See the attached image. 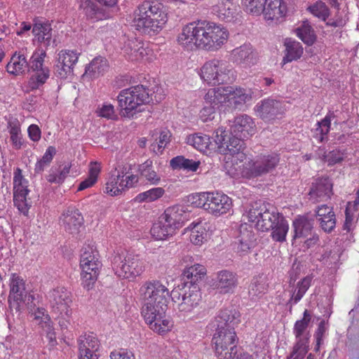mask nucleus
I'll list each match as a JSON object with an SVG mask.
<instances>
[{
    "label": "nucleus",
    "mask_w": 359,
    "mask_h": 359,
    "mask_svg": "<svg viewBox=\"0 0 359 359\" xmlns=\"http://www.w3.org/2000/svg\"><path fill=\"white\" fill-rule=\"evenodd\" d=\"M151 92V90L144 85H137L122 90L117 97L121 115L131 118L141 111V106L152 100Z\"/></svg>",
    "instance_id": "obj_6"
},
{
    "label": "nucleus",
    "mask_w": 359,
    "mask_h": 359,
    "mask_svg": "<svg viewBox=\"0 0 359 359\" xmlns=\"http://www.w3.org/2000/svg\"><path fill=\"white\" fill-rule=\"evenodd\" d=\"M214 284L221 292H232L238 284V277L232 271L222 270L217 273Z\"/></svg>",
    "instance_id": "obj_32"
},
{
    "label": "nucleus",
    "mask_w": 359,
    "mask_h": 359,
    "mask_svg": "<svg viewBox=\"0 0 359 359\" xmlns=\"http://www.w3.org/2000/svg\"><path fill=\"white\" fill-rule=\"evenodd\" d=\"M231 57L233 62L245 66L254 65L257 61L256 53L250 43H245L233 49Z\"/></svg>",
    "instance_id": "obj_34"
},
{
    "label": "nucleus",
    "mask_w": 359,
    "mask_h": 359,
    "mask_svg": "<svg viewBox=\"0 0 359 359\" xmlns=\"http://www.w3.org/2000/svg\"><path fill=\"white\" fill-rule=\"evenodd\" d=\"M255 123L252 119L246 114L235 118L231 125V135H238L243 138H248L255 133Z\"/></svg>",
    "instance_id": "obj_27"
},
{
    "label": "nucleus",
    "mask_w": 359,
    "mask_h": 359,
    "mask_svg": "<svg viewBox=\"0 0 359 359\" xmlns=\"http://www.w3.org/2000/svg\"><path fill=\"white\" fill-rule=\"evenodd\" d=\"M200 164V161L186 158L183 156H177L174 157L170 161V167L173 170H184L191 172L196 171Z\"/></svg>",
    "instance_id": "obj_44"
},
{
    "label": "nucleus",
    "mask_w": 359,
    "mask_h": 359,
    "mask_svg": "<svg viewBox=\"0 0 359 359\" xmlns=\"http://www.w3.org/2000/svg\"><path fill=\"white\" fill-rule=\"evenodd\" d=\"M165 311L166 310H163V313L159 314L157 311H152L149 318L148 316H142L151 330L159 334H163L172 326V322L165 316Z\"/></svg>",
    "instance_id": "obj_36"
},
{
    "label": "nucleus",
    "mask_w": 359,
    "mask_h": 359,
    "mask_svg": "<svg viewBox=\"0 0 359 359\" xmlns=\"http://www.w3.org/2000/svg\"><path fill=\"white\" fill-rule=\"evenodd\" d=\"M8 128L13 147L15 149H20L23 144V140L19 122L16 120L11 121L8 122Z\"/></svg>",
    "instance_id": "obj_49"
},
{
    "label": "nucleus",
    "mask_w": 359,
    "mask_h": 359,
    "mask_svg": "<svg viewBox=\"0 0 359 359\" xmlns=\"http://www.w3.org/2000/svg\"><path fill=\"white\" fill-rule=\"evenodd\" d=\"M79 358L81 359H98L97 353L100 348V342L93 333L85 334L78 339Z\"/></svg>",
    "instance_id": "obj_26"
},
{
    "label": "nucleus",
    "mask_w": 359,
    "mask_h": 359,
    "mask_svg": "<svg viewBox=\"0 0 359 359\" xmlns=\"http://www.w3.org/2000/svg\"><path fill=\"white\" fill-rule=\"evenodd\" d=\"M256 240L252 227L247 224H241L233 243V248L240 255H244L255 246Z\"/></svg>",
    "instance_id": "obj_20"
},
{
    "label": "nucleus",
    "mask_w": 359,
    "mask_h": 359,
    "mask_svg": "<svg viewBox=\"0 0 359 359\" xmlns=\"http://www.w3.org/2000/svg\"><path fill=\"white\" fill-rule=\"evenodd\" d=\"M138 170L140 177L147 181V183L156 185L160 182L161 176L154 170L151 161L147 160L140 165Z\"/></svg>",
    "instance_id": "obj_43"
},
{
    "label": "nucleus",
    "mask_w": 359,
    "mask_h": 359,
    "mask_svg": "<svg viewBox=\"0 0 359 359\" xmlns=\"http://www.w3.org/2000/svg\"><path fill=\"white\" fill-rule=\"evenodd\" d=\"M268 283L266 278L260 275L254 277L249 286L248 294L252 300H257L262 297L267 291Z\"/></svg>",
    "instance_id": "obj_40"
},
{
    "label": "nucleus",
    "mask_w": 359,
    "mask_h": 359,
    "mask_svg": "<svg viewBox=\"0 0 359 359\" xmlns=\"http://www.w3.org/2000/svg\"><path fill=\"white\" fill-rule=\"evenodd\" d=\"M80 266L82 271L81 284L85 289L90 290L93 288L102 266L99 253L93 243L86 244L83 247Z\"/></svg>",
    "instance_id": "obj_7"
},
{
    "label": "nucleus",
    "mask_w": 359,
    "mask_h": 359,
    "mask_svg": "<svg viewBox=\"0 0 359 359\" xmlns=\"http://www.w3.org/2000/svg\"><path fill=\"white\" fill-rule=\"evenodd\" d=\"M264 0H242L245 11L254 15L262 13Z\"/></svg>",
    "instance_id": "obj_55"
},
{
    "label": "nucleus",
    "mask_w": 359,
    "mask_h": 359,
    "mask_svg": "<svg viewBox=\"0 0 359 359\" xmlns=\"http://www.w3.org/2000/svg\"><path fill=\"white\" fill-rule=\"evenodd\" d=\"M111 359H135L133 353L126 349H119L110 353Z\"/></svg>",
    "instance_id": "obj_59"
},
{
    "label": "nucleus",
    "mask_w": 359,
    "mask_h": 359,
    "mask_svg": "<svg viewBox=\"0 0 359 359\" xmlns=\"http://www.w3.org/2000/svg\"><path fill=\"white\" fill-rule=\"evenodd\" d=\"M285 46V55L283 57L285 63L297 60L301 57L303 54V47L302 44L292 39H286L284 42Z\"/></svg>",
    "instance_id": "obj_42"
},
{
    "label": "nucleus",
    "mask_w": 359,
    "mask_h": 359,
    "mask_svg": "<svg viewBox=\"0 0 359 359\" xmlns=\"http://www.w3.org/2000/svg\"><path fill=\"white\" fill-rule=\"evenodd\" d=\"M97 113L99 116L107 119H114L116 116L114 106L109 103H104L102 107H98Z\"/></svg>",
    "instance_id": "obj_56"
},
{
    "label": "nucleus",
    "mask_w": 359,
    "mask_h": 359,
    "mask_svg": "<svg viewBox=\"0 0 359 359\" xmlns=\"http://www.w3.org/2000/svg\"><path fill=\"white\" fill-rule=\"evenodd\" d=\"M79 53L70 50H62L57 55L54 65V74L60 79H65L73 72V67L77 62Z\"/></svg>",
    "instance_id": "obj_19"
},
{
    "label": "nucleus",
    "mask_w": 359,
    "mask_h": 359,
    "mask_svg": "<svg viewBox=\"0 0 359 359\" xmlns=\"http://www.w3.org/2000/svg\"><path fill=\"white\" fill-rule=\"evenodd\" d=\"M245 139L238 135L228 137L226 131L222 128L215 131V142L218 147L224 149L222 151L225 152V154H229L241 162L245 158L243 152Z\"/></svg>",
    "instance_id": "obj_13"
},
{
    "label": "nucleus",
    "mask_w": 359,
    "mask_h": 359,
    "mask_svg": "<svg viewBox=\"0 0 359 359\" xmlns=\"http://www.w3.org/2000/svg\"><path fill=\"white\" fill-rule=\"evenodd\" d=\"M79 8L83 11L88 18L96 20H102L107 17L104 10L101 7L113 6L116 0H77Z\"/></svg>",
    "instance_id": "obj_25"
},
{
    "label": "nucleus",
    "mask_w": 359,
    "mask_h": 359,
    "mask_svg": "<svg viewBox=\"0 0 359 359\" xmlns=\"http://www.w3.org/2000/svg\"><path fill=\"white\" fill-rule=\"evenodd\" d=\"M243 217L261 231L271 230V238L276 242L286 240L289 224L285 217L275 208L261 201L250 204Z\"/></svg>",
    "instance_id": "obj_3"
},
{
    "label": "nucleus",
    "mask_w": 359,
    "mask_h": 359,
    "mask_svg": "<svg viewBox=\"0 0 359 359\" xmlns=\"http://www.w3.org/2000/svg\"><path fill=\"white\" fill-rule=\"evenodd\" d=\"M311 320V315L310 312L306 309L304 312L302 319L297 320L294 325L293 332L297 341L293 348H295L296 352L299 349L307 351L309 350V343L311 335L306 330Z\"/></svg>",
    "instance_id": "obj_22"
},
{
    "label": "nucleus",
    "mask_w": 359,
    "mask_h": 359,
    "mask_svg": "<svg viewBox=\"0 0 359 359\" xmlns=\"http://www.w3.org/2000/svg\"><path fill=\"white\" fill-rule=\"evenodd\" d=\"M332 184L327 177L317 179L309 191L310 198L314 202L327 200L332 194Z\"/></svg>",
    "instance_id": "obj_29"
},
{
    "label": "nucleus",
    "mask_w": 359,
    "mask_h": 359,
    "mask_svg": "<svg viewBox=\"0 0 359 359\" xmlns=\"http://www.w3.org/2000/svg\"><path fill=\"white\" fill-rule=\"evenodd\" d=\"M238 9V5L232 0H222L213 6L212 11L222 20L231 22L236 18Z\"/></svg>",
    "instance_id": "obj_35"
},
{
    "label": "nucleus",
    "mask_w": 359,
    "mask_h": 359,
    "mask_svg": "<svg viewBox=\"0 0 359 359\" xmlns=\"http://www.w3.org/2000/svg\"><path fill=\"white\" fill-rule=\"evenodd\" d=\"M255 110L257 115L265 122H273L282 118L286 107L285 103L281 100L267 98L259 102Z\"/></svg>",
    "instance_id": "obj_17"
},
{
    "label": "nucleus",
    "mask_w": 359,
    "mask_h": 359,
    "mask_svg": "<svg viewBox=\"0 0 359 359\" xmlns=\"http://www.w3.org/2000/svg\"><path fill=\"white\" fill-rule=\"evenodd\" d=\"M334 116V114L330 112L321 121L317 123V128L313 137L318 142H323L327 138V135L330 129L331 118Z\"/></svg>",
    "instance_id": "obj_45"
},
{
    "label": "nucleus",
    "mask_w": 359,
    "mask_h": 359,
    "mask_svg": "<svg viewBox=\"0 0 359 359\" xmlns=\"http://www.w3.org/2000/svg\"><path fill=\"white\" fill-rule=\"evenodd\" d=\"M170 133L168 130H163L160 133L158 142L151 145V149L156 154H161L166 144L170 142Z\"/></svg>",
    "instance_id": "obj_54"
},
{
    "label": "nucleus",
    "mask_w": 359,
    "mask_h": 359,
    "mask_svg": "<svg viewBox=\"0 0 359 359\" xmlns=\"http://www.w3.org/2000/svg\"><path fill=\"white\" fill-rule=\"evenodd\" d=\"M191 203L215 216L226 213L232 206L231 199L227 195L218 192L197 194L192 196Z\"/></svg>",
    "instance_id": "obj_10"
},
{
    "label": "nucleus",
    "mask_w": 359,
    "mask_h": 359,
    "mask_svg": "<svg viewBox=\"0 0 359 359\" xmlns=\"http://www.w3.org/2000/svg\"><path fill=\"white\" fill-rule=\"evenodd\" d=\"M201 78L209 85L227 84L235 79L234 71L226 61L213 59L206 62L201 69Z\"/></svg>",
    "instance_id": "obj_8"
},
{
    "label": "nucleus",
    "mask_w": 359,
    "mask_h": 359,
    "mask_svg": "<svg viewBox=\"0 0 359 359\" xmlns=\"http://www.w3.org/2000/svg\"><path fill=\"white\" fill-rule=\"evenodd\" d=\"M316 217L320 228L325 231L331 232L336 226L335 214L332 207L327 205L318 206Z\"/></svg>",
    "instance_id": "obj_30"
},
{
    "label": "nucleus",
    "mask_w": 359,
    "mask_h": 359,
    "mask_svg": "<svg viewBox=\"0 0 359 359\" xmlns=\"http://www.w3.org/2000/svg\"><path fill=\"white\" fill-rule=\"evenodd\" d=\"M162 219L161 216L158 222L154 224L151 229V233L157 240H165L176 233L177 229L172 224Z\"/></svg>",
    "instance_id": "obj_39"
},
{
    "label": "nucleus",
    "mask_w": 359,
    "mask_h": 359,
    "mask_svg": "<svg viewBox=\"0 0 359 359\" xmlns=\"http://www.w3.org/2000/svg\"><path fill=\"white\" fill-rule=\"evenodd\" d=\"M343 159L344 154L339 150H333L327 155L325 162H327L328 165H333L340 163Z\"/></svg>",
    "instance_id": "obj_58"
},
{
    "label": "nucleus",
    "mask_w": 359,
    "mask_h": 359,
    "mask_svg": "<svg viewBox=\"0 0 359 359\" xmlns=\"http://www.w3.org/2000/svg\"><path fill=\"white\" fill-rule=\"evenodd\" d=\"M140 292L143 299L142 316H148L149 318L152 311L161 314L163 310H167L171 292L161 281L154 280L146 282L140 287Z\"/></svg>",
    "instance_id": "obj_5"
},
{
    "label": "nucleus",
    "mask_w": 359,
    "mask_h": 359,
    "mask_svg": "<svg viewBox=\"0 0 359 359\" xmlns=\"http://www.w3.org/2000/svg\"><path fill=\"white\" fill-rule=\"evenodd\" d=\"M250 100V95L241 88L226 86L210 89L205 95V105L201 111V116L204 121L212 120L216 109L233 112L241 109Z\"/></svg>",
    "instance_id": "obj_4"
},
{
    "label": "nucleus",
    "mask_w": 359,
    "mask_h": 359,
    "mask_svg": "<svg viewBox=\"0 0 359 359\" xmlns=\"http://www.w3.org/2000/svg\"><path fill=\"white\" fill-rule=\"evenodd\" d=\"M228 37L227 29L221 25L208 20H197L183 27L177 41L188 50L199 48L216 50L226 42Z\"/></svg>",
    "instance_id": "obj_1"
},
{
    "label": "nucleus",
    "mask_w": 359,
    "mask_h": 359,
    "mask_svg": "<svg viewBox=\"0 0 359 359\" xmlns=\"http://www.w3.org/2000/svg\"><path fill=\"white\" fill-rule=\"evenodd\" d=\"M295 32L297 36L306 44L311 46L316 41L315 32L308 21H303Z\"/></svg>",
    "instance_id": "obj_46"
},
{
    "label": "nucleus",
    "mask_w": 359,
    "mask_h": 359,
    "mask_svg": "<svg viewBox=\"0 0 359 359\" xmlns=\"http://www.w3.org/2000/svg\"><path fill=\"white\" fill-rule=\"evenodd\" d=\"M121 178V172L116 169L111 172L105 187V191L107 194L114 196L120 194L118 189V182Z\"/></svg>",
    "instance_id": "obj_51"
},
{
    "label": "nucleus",
    "mask_w": 359,
    "mask_h": 359,
    "mask_svg": "<svg viewBox=\"0 0 359 359\" xmlns=\"http://www.w3.org/2000/svg\"><path fill=\"white\" fill-rule=\"evenodd\" d=\"M287 11V5L283 0H264L262 13L268 20H278L285 17Z\"/></svg>",
    "instance_id": "obj_28"
},
{
    "label": "nucleus",
    "mask_w": 359,
    "mask_h": 359,
    "mask_svg": "<svg viewBox=\"0 0 359 359\" xmlns=\"http://www.w3.org/2000/svg\"><path fill=\"white\" fill-rule=\"evenodd\" d=\"M32 32L40 43H43L46 46H49L52 40V28L48 22H37L34 24Z\"/></svg>",
    "instance_id": "obj_41"
},
{
    "label": "nucleus",
    "mask_w": 359,
    "mask_h": 359,
    "mask_svg": "<svg viewBox=\"0 0 359 359\" xmlns=\"http://www.w3.org/2000/svg\"><path fill=\"white\" fill-rule=\"evenodd\" d=\"M293 240L304 242L306 248L315 245L319 241L318 235L313 229V222L304 216H299L292 223Z\"/></svg>",
    "instance_id": "obj_16"
},
{
    "label": "nucleus",
    "mask_w": 359,
    "mask_h": 359,
    "mask_svg": "<svg viewBox=\"0 0 359 359\" xmlns=\"http://www.w3.org/2000/svg\"><path fill=\"white\" fill-rule=\"evenodd\" d=\"M46 177L50 183L62 184L59 177L58 169L56 168H52Z\"/></svg>",
    "instance_id": "obj_64"
},
{
    "label": "nucleus",
    "mask_w": 359,
    "mask_h": 359,
    "mask_svg": "<svg viewBox=\"0 0 359 359\" xmlns=\"http://www.w3.org/2000/svg\"><path fill=\"white\" fill-rule=\"evenodd\" d=\"M109 68V64L104 57L101 56L95 57L88 66H86L83 77L96 79L102 76Z\"/></svg>",
    "instance_id": "obj_37"
},
{
    "label": "nucleus",
    "mask_w": 359,
    "mask_h": 359,
    "mask_svg": "<svg viewBox=\"0 0 359 359\" xmlns=\"http://www.w3.org/2000/svg\"><path fill=\"white\" fill-rule=\"evenodd\" d=\"M84 219L81 212L75 207L65 209L60 217V224L65 232L76 235L79 233Z\"/></svg>",
    "instance_id": "obj_21"
},
{
    "label": "nucleus",
    "mask_w": 359,
    "mask_h": 359,
    "mask_svg": "<svg viewBox=\"0 0 359 359\" xmlns=\"http://www.w3.org/2000/svg\"><path fill=\"white\" fill-rule=\"evenodd\" d=\"M308 9L313 15L322 19L323 21H325L330 15L329 8L321 1H317L313 5L309 6Z\"/></svg>",
    "instance_id": "obj_53"
},
{
    "label": "nucleus",
    "mask_w": 359,
    "mask_h": 359,
    "mask_svg": "<svg viewBox=\"0 0 359 359\" xmlns=\"http://www.w3.org/2000/svg\"><path fill=\"white\" fill-rule=\"evenodd\" d=\"M187 142L201 151H206L210 144V137L203 134H194L187 137Z\"/></svg>",
    "instance_id": "obj_48"
},
{
    "label": "nucleus",
    "mask_w": 359,
    "mask_h": 359,
    "mask_svg": "<svg viewBox=\"0 0 359 359\" xmlns=\"http://www.w3.org/2000/svg\"><path fill=\"white\" fill-rule=\"evenodd\" d=\"M189 228L191 230L190 241L194 245H201L205 238V229L201 222L191 223Z\"/></svg>",
    "instance_id": "obj_52"
},
{
    "label": "nucleus",
    "mask_w": 359,
    "mask_h": 359,
    "mask_svg": "<svg viewBox=\"0 0 359 359\" xmlns=\"http://www.w3.org/2000/svg\"><path fill=\"white\" fill-rule=\"evenodd\" d=\"M100 165L97 162H91L89 167L88 177L82 181L78 187V191H83L86 189L93 187L97 180V177L100 172Z\"/></svg>",
    "instance_id": "obj_47"
},
{
    "label": "nucleus",
    "mask_w": 359,
    "mask_h": 359,
    "mask_svg": "<svg viewBox=\"0 0 359 359\" xmlns=\"http://www.w3.org/2000/svg\"><path fill=\"white\" fill-rule=\"evenodd\" d=\"M10 292L8 297L9 306L17 312L20 311V303L25 301L27 297L25 282L22 277L16 273H12L10 278Z\"/></svg>",
    "instance_id": "obj_23"
},
{
    "label": "nucleus",
    "mask_w": 359,
    "mask_h": 359,
    "mask_svg": "<svg viewBox=\"0 0 359 359\" xmlns=\"http://www.w3.org/2000/svg\"><path fill=\"white\" fill-rule=\"evenodd\" d=\"M164 221L169 222L177 230L182 228L188 220L189 213L182 205H173L168 208L161 215Z\"/></svg>",
    "instance_id": "obj_31"
},
{
    "label": "nucleus",
    "mask_w": 359,
    "mask_h": 359,
    "mask_svg": "<svg viewBox=\"0 0 359 359\" xmlns=\"http://www.w3.org/2000/svg\"><path fill=\"white\" fill-rule=\"evenodd\" d=\"M28 61L21 53H15L6 65L7 72L13 75H20L27 72Z\"/></svg>",
    "instance_id": "obj_38"
},
{
    "label": "nucleus",
    "mask_w": 359,
    "mask_h": 359,
    "mask_svg": "<svg viewBox=\"0 0 359 359\" xmlns=\"http://www.w3.org/2000/svg\"><path fill=\"white\" fill-rule=\"evenodd\" d=\"M206 274V269L204 266L196 264L191 266H186L182 273V280L184 288L187 287H194L198 285V283Z\"/></svg>",
    "instance_id": "obj_33"
},
{
    "label": "nucleus",
    "mask_w": 359,
    "mask_h": 359,
    "mask_svg": "<svg viewBox=\"0 0 359 359\" xmlns=\"http://www.w3.org/2000/svg\"><path fill=\"white\" fill-rule=\"evenodd\" d=\"M22 172L20 168H16L13 172V203L21 213L27 215L32 205V201L29 196V181L22 175Z\"/></svg>",
    "instance_id": "obj_12"
},
{
    "label": "nucleus",
    "mask_w": 359,
    "mask_h": 359,
    "mask_svg": "<svg viewBox=\"0 0 359 359\" xmlns=\"http://www.w3.org/2000/svg\"><path fill=\"white\" fill-rule=\"evenodd\" d=\"M240 322V313L229 307L220 310L210 323L215 334L212 339L218 359H233L238 352V338L234 327Z\"/></svg>",
    "instance_id": "obj_2"
},
{
    "label": "nucleus",
    "mask_w": 359,
    "mask_h": 359,
    "mask_svg": "<svg viewBox=\"0 0 359 359\" xmlns=\"http://www.w3.org/2000/svg\"><path fill=\"white\" fill-rule=\"evenodd\" d=\"M140 40L137 39H130L125 46V51L129 55V59L134 60L136 56V51L140 43Z\"/></svg>",
    "instance_id": "obj_57"
},
{
    "label": "nucleus",
    "mask_w": 359,
    "mask_h": 359,
    "mask_svg": "<svg viewBox=\"0 0 359 359\" xmlns=\"http://www.w3.org/2000/svg\"><path fill=\"white\" fill-rule=\"evenodd\" d=\"M326 331V328L325 326V322L321 321L318 327V329L316 332L315 337L316 339V347L315 348V350L316 351H318L320 344L321 341H323V335Z\"/></svg>",
    "instance_id": "obj_60"
},
{
    "label": "nucleus",
    "mask_w": 359,
    "mask_h": 359,
    "mask_svg": "<svg viewBox=\"0 0 359 359\" xmlns=\"http://www.w3.org/2000/svg\"><path fill=\"white\" fill-rule=\"evenodd\" d=\"M298 276L299 273L296 270L293 269L289 272L290 280L288 283L292 290H290L291 297L288 301V304H297L311 285L313 276L310 275L302 278L295 285V281Z\"/></svg>",
    "instance_id": "obj_24"
},
{
    "label": "nucleus",
    "mask_w": 359,
    "mask_h": 359,
    "mask_svg": "<svg viewBox=\"0 0 359 359\" xmlns=\"http://www.w3.org/2000/svg\"><path fill=\"white\" fill-rule=\"evenodd\" d=\"M50 302L53 312L55 315L69 316L72 315L70 304H72L71 292L63 287H58L49 293Z\"/></svg>",
    "instance_id": "obj_18"
},
{
    "label": "nucleus",
    "mask_w": 359,
    "mask_h": 359,
    "mask_svg": "<svg viewBox=\"0 0 359 359\" xmlns=\"http://www.w3.org/2000/svg\"><path fill=\"white\" fill-rule=\"evenodd\" d=\"M171 298L174 302H180L177 309L180 312L186 314L192 312L198 306L202 297L199 285H194L193 288L184 287L182 292L172 290Z\"/></svg>",
    "instance_id": "obj_15"
},
{
    "label": "nucleus",
    "mask_w": 359,
    "mask_h": 359,
    "mask_svg": "<svg viewBox=\"0 0 359 359\" xmlns=\"http://www.w3.org/2000/svg\"><path fill=\"white\" fill-rule=\"evenodd\" d=\"M46 55L45 50H41V53L34 52L28 62L27 72H35L28 81V88L31 90L39 89L50 76L49 69L43 66Z\"/></svg>",
    "instance_id": "obj_14"
},
{
    "label": "nucleus",
    "mask_w": 359,
    "mask_h": 359,
    "mask_svg": "<svg viewBox=\"0 0 359 359\" xmlns=\"http://www.w3.org/2000/svg\"><path fill=\"white\" fill-rule=\"evenodd\" d=\"M164 192V189L161 187L152 188L148 191L139 194L135 198V201L138 203L152 202L163 196Z\"/></svg>",
    "instance_id": "obj_50"
},
{
    "label": "nucleus",
    "mask_w": 359,
    "mask_h": 359,
    "mask_svg": "<svg viewBox=\"0 0 359 359\" xmlns=\"http://www.w3.org/2000/svg\"><path fill=\"white\" fill-rule=\"evenodd\" d=\"M111 267L114 273L121 278L134 279L144 271L143 262L138 256L121 251L111 259Z\"/></svg>",
    "instance_id": "obj_9"
},
{
    "label": "nucleus",
    "mask_w": 359,
    "mask_h": 359,
    "mask_svg": "<svg viewBox=\"0 0 359 359\" xmlns=\"http://www.w3.org/2000/svg\"><path fill=\"white\" fill-rule=\"evenodd\" d=\"M39 325L41 327L46 334L55 332L53 322L51 321L50 316H46L44 320L39 321Z\"/></svg>",
    "instance_id": "obj_62"
},
{
    "label": "nucleus",
    "mask_w": 359,
    "mask_h": 359,
    "mask_svg": "<svg viewBox=\"0 0 359 359\" xmlns=\"http://www.w3.org/2000/svg\"><path fill=\"white\" fill-rule=\"evenodd\" d=\"M280 162L276 154L260 155L243 165L242 174L247 178L258 177L273 171Z\"/></svg>",
    "instance_id": "obj_11"
},
{
    "label": "nucleus",
    "mask_w": 359,
    "mask_h": 359,
    "mask_svg": "<svg viewBox=\"0 0 359 359\" xmlns=\"http://www.w3.org/2000/svg\"><path fill=\"white\" fill-rule=\"evenodd\" d=\"M55 154H56L55 148L54 147L50 146L46 150V152L44 153L43 156L40 159L49 165L53 158V156L55 155Z\"/></svg>",
    "instance_id": "obj_63"
},
{
    "label": "nucleus",
    "mask_w": 359,
    "mask_h": 359,
    "mask_svg": "<svg viewBox=\"0 0 359 359\" xmlns=\"http://www.w3.org/2000/svg\"><path fill=\"white\" fill-rule=\"evenodd\" d=\"M29 138L34 142H38L41 139V132L39 127L35 124H32L27 129Z\"/></svg>",
    "instance_id": "obj_61"
}]
</instances>
